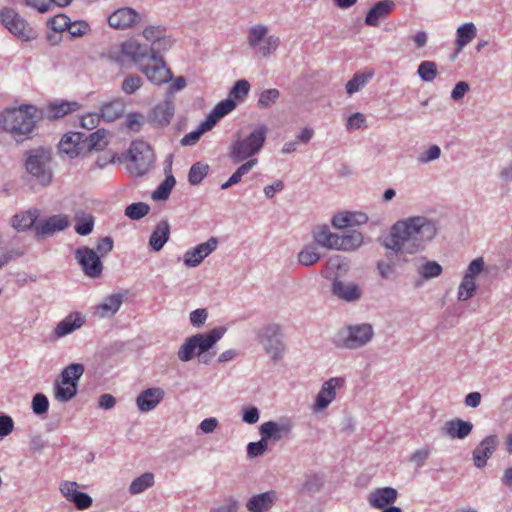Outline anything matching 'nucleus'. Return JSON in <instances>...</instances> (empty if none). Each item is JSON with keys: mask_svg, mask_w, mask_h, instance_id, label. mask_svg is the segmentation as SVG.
<instances>
[{"mask_svg": "<svg viewBox=\"0 0 512 512\" xmlns=\"http://www.w3.org/2000/svg\"><path fill=\"white\" fill-rule=\"evenodd\" d=\"M154 153L150 145L142 140L132 142L129 149L130 172L143 176L150 171L154 163Z\"/></svg>", "mask_w": 512, "mask_h": 512, "instance_id": "10", "label": "nucleus"}, {"mask_svg": "<svg viewBox=\"0 0 512 512\" xmlns=\"http://www.w3.org/2000/svg\"><path fill=\"white\" fill-rule=\"evenodd\" d=\"M332 292L338 299L349 303L358 301L363 294L357 283L342 281L339 278L333 280Z\"/></svg>", "mask_w": 512, "mask_h": 512, "instance_id": "20", "label": "nucleus"}, {"mask_svg": "<svg viewBox=\"0 0 512 512\" xmlns=\"http://www.w3.org/2000/svg\"><path fill=\"white\" fill-rule=\"evenodd\" d=\"M37 108L23 104L7 108L0 113V127L9 132L16 141L28 138L36 125Z\"/></svg>", "mask_w": 512, "mask_h": 512, "instance_id": "2", "label": "nucleus"}, {"mask_svg": "<svg viewBox=\"0 0 512 512\" xmlns=\"http://www.w3.org/2000/svg\"><path fill=\"white\" fill-rule=\"evenodd\" d=\"M397 495V490L394 488H378L369 494L368 502L373 508L383 509L388 505H392L396 501Z\"/></svg>", "mask_w": 512, "mask_h": 512, "instance_id": "27", "label": "nucleus"}, {"mask_svg": "<svg viewBox=\"0 0 512 512\" xmlns=\"http://www.w3.org/2000/svg\"><path fill=\"white\" fill-rule=\"evenodd\" d=\"M235 107L236 104L233 99L220 101L205 118L207 125L209 124L213 128L221 118L229 114Z\"/></svg>", "mask_w": 512, "mask_h": 512, "instance_id": "35", "label": "nucleus"}, {"mask_svg": "<svg viewBox=\"0 0 512 512\" xmlns=\"http://www.w3.org/2000/svg\"><path fill=\"white\" fill-rule=\"evenodd\" d=\"M38 216L39 211L37 209L20 212L12 217L11 225L17 231L29 230L36 222Z\"/></svg>", "mask_w": 512, "mask_h": 512, "instance_id": "32", "label": "nucleus"}, {"mask_svg": "<svg viewBox=\"0 0 512 512\" xmlns=\"http://www.w3.org/2000/svg\"><path fill=\"white\" fill-rule=\"evenodd\" d=\"M291 429L292 425L289 422L268 421L260 426L259 431L263 441L276 443L282 439L288 438Z\"/></svg>", "mask_w": 512, "mask_h": 512, "instance_id": "19", "label": "nucleus"}, {"mask_svg": "<svg viewBox=\"0 0 512 512\" xmlns=\"http://www.w3.org/2000/svg\"><path fill=\"white\" fill-rule=\"evenodd\" d=\"M85 324V317L80 312H71L62 319L54 328L50 339L55 341L61 339Z\"/></svg>", "mask_w": 512, "mask_h": 512, "instance_id": "18", "label": "nucleus"}, {"mask_svg": "<svg viewBox=\"0 0 512 512\" xmlns=\"http://www.w3.org/2000/svg\"><path fill=\"white\" fill-rule=\"evenodd\" d=\"M150 211V206L144 202H137L125 208V216L132 220H139L145 217Z\"/></svg>", "mask_w": 512, "mask_h": 512, "instance_id": "48", "label": "nucleus"}, {"mask_svg": "<svg viewBox=\"0 0 512 512\" xmlns=\"http://www.w3.org/2000/svg\"><path fill=\"white\" fill-rule=\"evenodd\" d=\"M438 232V224L426 216H412L396 221L382 245L396 255H414L423 251Z\"/></svg>", "mask_w": 512, "mask_h": 512, "instance_id": "1", "label": "nucleus"}, {"mask_svg": "<svg viewBox=\"0 0 512 512\" xmlns=\"http://www.w3.org/2000/svg\"><path fill=\"white\" fill-rule=\"evenodd\" d=\"M338 236V234L332 233L327 225L317 226L313 231L315 242L328 249L336 250Z\"/></svg>", "mask_w": 512, "mask_h": 512, "instance_id": "33", "label": "nucleus"}, {"mask_svg": "<svg viewBox=\"0 0 512 512\" xmlns=\"http://www.w3.org/2000/svg\"><path fill=\"white\" fill-rule=\"evenodd\" d=\"M267 136V127L261 125L247 137L234 141L229 149V158L234 164L246 162L260 152Z\"/></svg>", "mask_w": 512, "mask_h": 512, "instance_id": "6", "label": "nucleus"}, {"mask_svg": "<svg viewBox=\"0 0 512 512\" xmlns=\"http://www.w3.org/2000/svg\"><path fill=\"white\" fill-rule=\"evenodd\" d=\"M226 331L225 327L218 326L207 333H197L188 337L180 346L177 357L182 362H188L196 355L200 362L208 364L210 358L215 354H209L210 349L224 336Z\"/></svg>", "mask_w": 512, "mask_h": 512, "instance_id": "4", "label": "nucleus"}, {"mask_svg": "<svg viewBox=\"0 0 512 512\" xmlns=\"http://www.w3.org/2000/svg\"><path fill=\"white\" fill-rule=\"evenodd\" d=\"M485 263L482 257L472 260L463 276V279L476 282V278L483 272Z\"/></svg>", "mask_w": 512, "mask_h": 512, "instance_id": "53", "label": "nucleus"}, {"mask_svg": "<svg viewBox=\"0 0 512 512\" xmlns=\"http://www.w3.org/2000/svg\"><path fill=\"white\" fill-rule=\"evenodd\" d=\"M103 57L115 63L121 68L126 67L128 63V58L124 54V43L110 46L108 50L103 53Z\"/></svg>", "mask_w": 512, "mask_h": 512, "instance_id": "43", "label": "nucleus"}, {"mask_svg": "<svg viewBox=\"0 0 512 512\" xmlns=\"http://www.w3.org/2000/svg\"><path fill=\"white\" fill-rule=\"evenodd\" d=\"M257 339L273 361L282 358L285 344L280 325L270 323L263 326L257 331Z\"/></svg>", "mask_w": 512, "mask_h": 512, "instance_id": "9", "label": "nucleus"}, {"mask_svg": "<svg viewBox=\"0 0 512 512\" xmlns=\"http://www.w3.org/2000/svg\"><path fill=\"white\" fill-rule=\"evenodd\" d=\"M176 184V180L173 175H167L164 181L156 188L152 193V198L155 201H165L169 198V195Z\"/></svg>", "mask_w": 512, "mask_h": 512, "instance_id": "44", "label": "nucleus"}, {"mask_svg": "<svg viewBox=\"0 0 512 512\" xmlns=\"http://www.w3.org/2000/svg\"><path fill=\"white\" fill-rule=\"evenodd\" d=\"M84 135L79 132L65 134L59 142V151L69 158L77 157L83 150Z\"/></svg>", "mask_w": 512, "mask_h": 512, "instance_id": "26", "label": "nucleus"}, {"mask_svg": "<svg viewBox=\"0 0 512 512\" xmlns=\"http://www.w3.org/2000/svg\"><path fill=\"white\" fill-rule=\"evenodd\" d=\"M275 500V493L265 492L253 496L246 504L247 509L250 512H264L272 507Z\"/></svg>", "mask_w": 512, "mask_h": 512, "instance_id": "36", "label": "nucleus"}, {"mask_svg": "<svg viewBox=\"0 0 512 512\" xmlns=\"http://www.w3.org/2000/svg\"><path fill=\"white\" fill-rule=\"evenodd\" d=\"M226 331L225 327L218 326L207 333H197L188 337L180 346L177 357L182 362H188L196 355L200 362L208 364L210 358L215 354H209L210 349L224 336Z\"/></svg>", "mask_w": 512, "mask_h": 512, "instance_id": "3", "label": "nucleus"}, {"mask_svg": "<svg viewBox=\"0 0 512 512\" xmlns=\"http://www.w3.org/2000/svg\"><path fill=\"white\" fill-rule=\"evenodd\" d=\"M247 42L255 54L267 58L278 49L280 38L270 34L268 26L257 24L248 30Z\"/></svg>", "mask_w": 512, "mask_h": 512, "instance_id": "8", "label": "nucleus"}, {"mask_svg": "<svg viewBox=\"0 0 512 512\" xmlns=\"http://www.w3.org/2000/svg\"><path fill=\"white\" fill-rule=\"evenodd\" d=\"M124 43V54L128 58V62H132L140 69V64L149 59L150 48L146 44H141L134 39H129Z\"/></svg>", "mask_w": 512, "mask_h": 512, "instance_id": "25", "label": "nucleus"}, {"mask_svg": "<svg viewBox=\"0 0 512 512\" xmlns=\"http://www.w3.org/2000/svg\"><path fill=\"white\" fill-rule=\"evenodd\" d=\"M69 226V220L66 215H53L46 219L37 227V233L42 236L52 235L55 232L65 230Z\"/></svg>", "mask_w": 512, "mask_h": 512, "instance_id": "31", "label": "nucleus"}, {"mask_svg": "<svg viewBox=\"0 0 512 512\" xmlns=\"http://www.w3.org/2000/svg\"><path fill=\"white\" fill-rule=\"evenodd\" d=\"M79 109L80 104L77 101L51 102L47 105L44 115L50 120H55L76 112Z\"/></svg>", "mask_w": 512, "mask_h": 512, "instance_id": "29", "label": "nucleus"}, {"mask_svg": "<svg viewBox=\"0 0 512 512\" xmlns=\"http://www.w3.org/2000/svg\"><path fill=\"white\" fill-rule=\"evenodd\" d=\"M417 75L424 82H433L437 75V64L431 60L422 61L417 67Z\"/></svg>", "mask_w": 512, "mask_h": 512, "instance_id": "42", "label": "nucleus"}, {"mask_svg": "<svg viewBox=\"0 0 512 512\" xmlns=\"http://www.w3.org/2000/svg\"><path fill=\"white\" fill-rule=\"evenodd\" d=\"M485 263L482 257L472 260L463 276V279L476 282V278L483 272Z\"/></svg>", "mask_w": 512, "mask_h": 512, "instance_id": "52", "label": "nucleus"}, {"mask_svg": "<svg viewBox=\"0 0 512 512\" xmlns=\"http://www.w3.org/2000/svg\"><path fill=\"white\" fill-rule=\"evenodd\" d=\"M31 407L34 414H45L49 409V400L47 396L42 393H37L34 395Z\"/></svg>", "mask_w": 512, "mask_h": 512, "instance_id": "59", "label": "nucleus"}, {"mask_svg": "<svg viewBox=\"0 0 512 512\" xmlns=\"http://www.w3.org/2000/svg\"><path fill=\"white\" fill-rule=\"evenodd\" d=\"M139 13L129 7L117 9L108 17L110 27L114 29H127L140 21Z\"/></svg>", "mask_w": 512, "mask_h": 512, "instance_id": "21", "label": "nucleus"}, {"mask_svg": "<svg viewBox=\"0 0 512 512\" xmlns=\"http://www.w3.org/2000/svg\"><path fill=\"white\" fill-rule=\"evenodd\" d=\"M374 76L373 71L357 72L353 77L346 83V92L349 95L360 91Z\"/></svg>", "mask_w": 512, "mask_h": 512, "instance_id": "40", "label": "nucleus"}, {"mask_svg": "<svg viewBox=\"0 0 512 512\" xmlns=\"http://www.w3.org/2000/svg\"><path fill=\"white\" fill-rule=\"evenodd\" d=\"M394 9L395 3L393 0L378 1L367 12L364 23L370 27H377Z\"/></svg>", "mask_w": 512, "mask_h": 512, "instance_id": "23", "label": "nucleus"}, {"mask_svg": "<svg viewBox=\"0 0 512 512\" xmlns=\"http://www.w3.org/2000/svg\"><path fill=\"white\" fill-rule=\"evenodd\" d=\"M154 483V476L152 473H144L140 477L136 478L130 485L129 491L131 494H139Z\"/></svg>", "mask_w": 512, "mask_h": 512, "instance_id": "47", "label": "nucleus"}, {"mask_svg": "<svg viewBox=\"0 0 512 512\" xmlns=\"http://www.w3.org/2000/svg\"><path fill=\"white\" fill-rule=\"evenodd\" d=\"M125 105L122 100L115 99L105 102L101 106V118L107 122H112L122 116L124 113Z\"/></svg>", "mask_w": 512, "mask_h": 512, "instance_id": "38", "label": "nucleus"}, {"mask_svg": "<svg viewBox=\"0 0 512 512\" xmlns=\"http://www.w3.org/2000/svg\"><path fill=\"white\" fill-rule=\"evenodd\" d=\"M211 129L212 127L209 124L207 125V121L203 120L196 130L191 131L181 139V144L184 146L194 145L198 142L203 133Z\"/></svg>", "mask_w": 512, "mask_h": 512, "instance_id": "51", "label": "nucleus"}, {"mask_svg": "<svg viewBox=\"0 0 512 512\" xmlns=\"http://www.w3.org/2000/svg\"><path fill=\"white\" fill-rule=\"evenodd\" d=\"M472 430V422L454 418L443 423L439 434L443 438L463 440L471 434Z\"/></svg>", "mask_w": 512, "mask_h": 512, "instance_id": "16", "label": "nucleus"}, {"mask_svg": "<svg viewBox=\"0 0 512 512\" xmlns=\"http://www.w3.org/2000/svg\"><path fill=\"white\" fill-rule=\"evenodd\" d=\"M50 150L38 147L25 153L24 166L27 173L42 186H48L53 179Z\"/></svg>", "mask_w": 512, "mask_h": 512, "instance_id": "5", "label": "nucleus"}, {"mask_svg": "<svg viewBox=\"0 0 512 512\" xmlns=\"http://www.w3.org/2000/svg\"><path fill=\"white\" fill-rule=\"evenodd\" d=\"M139 70L155 85H162L172 79V73L162 57L150 56L147 63L140 64Z\"/></svg>", "mask_w": 512, "mask_h": 512, "instance_id": "14", "label": "nucleus"}, {"mask_svg": "<svg viewBox=\"0 0 512 512\" xmlns=\"http://www.w3.org/2000/svg\"><path fill=\"white\" fill-rule=\"evenodd\" d=\"M363 241L364 238L361 232L356 230L348 231L338 236L336 250L354 251L362 246Z\"/></svg>", "mask_w": 512, "mask_h": 512, "instance_id": "34", "label": "nucleus"}, {"mask_svg": "<svg viewBox=\"0 0 512 512\" xmlns=\"http://www.w3.org/2000/svg\"><path fill=\"white\" fill-rule=\"evenodd\" d=\"M442 271V266L436 261H427L418 269V273L426 280L440 276Z\"/></svg>", "mask_w": 512, "mask_h": 512, "instance_id": "54", "label": "nucleus"}, {"mask_svg": "<svg viewBox=\"0 0 512 512\" xmlns=\"http://www.w3.org/2000/svg\"><path fill=\"white\" fill-rule=\"evenodd\" d=\"M174 44V40L170 36H163L155 44L150 46L151 56L161 57V54L169 50Z\"/></svg>", "mask_w": 512, "mask_h": 512, "instance_id": "58", "label": "nucleus"}, {"mask_svg": "<svg viewBox=\"0 0 512 512\" xmlns=\"http://www.w3.org/2000/svg\"><path fill=\"white\" fill-rule=\"evenodd\" d=\"M258 163L257 159H250L244 163H242L236 171L229 177V179L221 185V189L226 190L229 187L238 184L242 177L248 174L254 166Z\"/></svg>", "mask_w": 512, "mask_h": 512, "instance_id": "41", "label": "nucleus"}, {"mask_svg": "<svg viewBox=\"0 0 512 512\" xmlns=\"http://www.w3.org/2000/svg\"><path fill=\"white\" fill-rule=\"evenodd\" d=\"M250 91V84L247 80L241 79L234 83L230 90V97L233 99H242Z\"/></svg>", "mask_w": 512, "mask_h": 512, "instance_id": "61", "label": "nucleus"}, {"mask_svg": "<svg viewBox=\"0 0 512 512\" xmlns=\"http://www.w3.org/2000/svg\"><path fill=\"white\" fill-rule=\"evenodd\" d=\"M209 171V166L202 162L193 164L188 173V181L191 185H198L206 177Z\"/></svg>", "mask_w": 512, "mask_h": 512, "instance_id": "46", "label": "nucleus"}, {"mask_svg": "<svg viewBox=\"0 0 512 512\" xmlns=\"http://www.w3.org/2000/svg\"><path fill=\"white\" fill-rule=\"evenodd\" d=\"M77 388V383H66L65 379L61 377V381L57 382L54 387L55 398L60 402H68L76 395Z\"/></svg>", "mask_w": 512, "mask_h": 512, "instance_id": "39", "label": "nucleus"}, {"mask_svg": "<svg viewBox=\"0 0 512 512\" xmlns=\"http://www.w3.org/2000/svg\"><path fill=\"white\" fill-rule=\"evenodd\" d=\"M79 485L74 481H64L59 489L65 499L72 502L78 510L88 509L92 505V498L83 492L78 491Z\"/></svg>", "mask_w": 512, "mask_h": 512, "instance_id": "17", "label": "nucleus"}, {"mask_svg": "<svg viewBox=\"0 0 512 512\" xmlns=\"http://www.w3.org/2000/svg\"><path fill=\"white\" fill-rule=\"evenodd\" d=\"M84 366L80 363H72L66 366L62 373L61 377L65 379V382H74L78 384V380L82 377L84 373Z\"/></svg>", "mask_w": 512, "mask_h": 512, "instance_id": "49", "label": "nucleus"}, {"mask_svg": "<svg viewBox=\"0 0 512 512\" xmlns=\"http://www.w3.org/2000/svg\"><path fill=\"white\" fill-rule=\"evenodd\" d=\"M321 258L320 253L317 251L316 246L306 245L298 253V262L303 266H312L317 263Z\"/></svg>", "mask_w": 512, "mask_h": 512, "instance_id": "45", "label": "nucleus"}, {"mask_svg": "<svg viewBox=\"0 0 512 512\" xmlns=\"http://www.w3.org/2000/svg\"><path fill=\"white\" fill-rule=\"evenodd\" d=\"M165 392L160 387L143 390L136 398V405L140 412H149L155 409L164 399Z\"/></svg>", "mask_w": 512, "mask_h": 512, "instance_id": "24", "label": "nucleus"}, {"mask_svg": "<svg viewBox=\"0 0 512 512\" xmlns=\"http://www.w3.org/2000/svg\"><path fill=\"white\" fill-rule=\"evenodd\" d=\"M106 131L104 129H98L95 132L91 133L88 137V148L90 150H101L106 145L105 141Z\"/></svg>", "mask_w": 512, "mask_h": 512, "instance_id": "56", "label": "nucleus"}, {"mask_svg": "<svg viewBox=\"0 0 512 512\" xmlns=\"http://www.w3.org/2000/svg\"><path fill=\"white\" fill-rule=\"evenodd\" d=\"M366 127V118L364 114L356 112L350 115L346 121V129L348 131H355Z\"/></svg>", "mask_w": 512, "mask_h": 512, "instance_id": "62", "label": "nucleus"}, {"mask_svg": "<svg viewBox=\"0 0 512 512\" xmlns=\"http://www.w3.org/2000/svg\"><path fill=\"white\" fill-rule=\"evenodd\" d=\"M279 97H280V92L276 88H270V89L263 90L259 94L257 105L260 108H264V109L270 108L277 102Z\"/></svg>", "mask_w": 512, "mask_h": 512, "instance_id": "50", "label": "nucleus"}, {"mask_svg": "<svg viewBox=\"0 0 512 512\" xmlns=\"http://www.w3.org/2000/svg\"><path fill=\"white\" fill-rule=\"evenodd\" d=\"M441 155V149L437 145H431L428 147L427 150H425L423 153H421L418 157V161L422 164H426L429 162H432L434 160H437Z\"/></svg>", "mask_w": 512, "mask_h": 512, "instance_id": "64", "label": "nucleus"}, {"mask_svg": "<svg viewBox=\"0 0 512 512\" xmlns=\"http://www.w3.org/2000/svg\"><path fill=\"white\" fill-rule=\"evenodd\" d=\"M124 298L125 294L123 293H114L107 296L96 306L95 313L101 318L115 315L119 311Z\"/></svg>", "mask_w": 512, "mask_h": 512, "instance_id": "28", "label": "nucleus"}, {"mask_svg": "<svg viewBox=\"0 0 512 512\" xmlns=\"http://www.w3.org/2000/svg\"><path fill=\"white\" fill-rule=\"evenodd\" d=\"M477 35L474 23L468 22L457 28L455 45L458 51L463 50Z\"/></svg>", "mask_w": 512, "mask_h": 512, "instance_id": "37", "label": "nucleus"}, {"mask_svg": "<svg viewBox=\"0 0 512 512\" xmlns=\"http://www.w3.org/2000/svg\"><path fill=\"white\" fill-rule=\"evenodd\" d=\"M0 22L10 33L22 41L34 38V32L27 21L11 7H4L0 10Z\"/></svg>", "mask_w": 512, "mask_h": 512, "instance_id": "11", "label": "nucleus"}, {"mask_svg": "<svg viewBox=\"0 0 512 512\" xmlns=\"http://www.w3.org/2000/svg\"><path fill=\"white\" fill-rule=\"evenodd\" d=\"M374 336L373 326L369 323L347 325L333 336V344L340 349L356 350L367 345Z\"/></svg>", "mask_w": 512, "mask_h": 512, "instance_id": "7", "label": "nucleus"}, {"mask_svg": "<svg viewBox=\"0 0 512 512\" xmlns=\"http://www.w3.org/2000/svg\"><path fill=\"white\" fill-rule=\"evenodd\" d=\"M344 384L345 380L342 377H332L324 381L311 405L312 413L316 415L323 413L335 401L337 391L343 388Z\"/></svg>", "mask_w": 512, "mask_h": 512, "instance_id": "12", "label": "nucleus"}, {"mask_svg": "<svg viewBox=\"0 0 512 512\" xmlns=\"http://www.w3.org/2000/svg\"><path fill=\"white\" fill-rule=\"evenodd\" d=\"M94 228V218L92 215L77 218L75 231L81 236L89 235Z\"/></svg>", "mask_w": 512, "mask_h": 512, "instance_id": "57", "label": "nucleus"}, {"mask_svg": "<svg viewBox=\"0 0 512 512\" xmlns=\"http://www.w3.org/2000/svg\"><path fill=\"white\" fill-rule=\"evenodd\" d=\"M170 237V224L167 220H161L152 231L149 238L150 248L158 252L167 243Z\"/></svg>", "mask_w": 512, "mask_h": 512, "instance_id": "30", "label": "nucleus"}, {"mask_svg": "<svg viewBox=\"0 0 512 512\" xmlns=\"http://www.w3.org/2000/svg\"><path fill=\"white\" fill-rule=\"evenodd\" d=\"M143 37L151 42V45L155 44L163 36H165V30L161 26H147L143 32Z\"/></svg>", "mask_w": 512, "mask_h": 512, "instance_id": "63", "label": "nucleus"}, {"mask_svg": "<svg viewBox=\"0 0 512 512\" xmlns=\"http://www.w3.org/2000/svg\"><path fill=\"white\" fill-rule=\"evenodd\" d=\"M74 255L85 276L93 279L101 276L103 263L96 251L87 246H81L75 250Z\"/></svg>", "mask_w": 512, "mask_h": 512, "instance_id": "13", "label": "nucleus"}, {"mask_svg": "<svg viewBox=\"0 0 512 512\" xmlns=\"http://www.w3.org/2000/svg\"><path fill=\"white\" fill-rule=\"evenodd\" d=\"M175 112L172 99L166 98L158 103L148 114V120L155 126L164 127L170 124Z\"/></svg>", "mask_w": 512, "mask_h": 512, "instance_id": "22", "label": "nucleus"}, {"mask_svg": "<svg viewBox=\"0 0 512 512\" xmlns=\"http://www.w3.org/2000/svg\"><path fill=\"white\" fill-rule=\"evenodd\" d=\"M218 239L210 237L206 242L188 249L183 254V263L188 268L198 267L205 258L212 254L218 247Z\"/></svg>", "mask_w": 512, "mask_h": 512, "instance_id": "15", "label": "nucleus"}, {"mask_svg": "<svg viewBox=\"0 0 512 512\" xmlns=\"http://www.w3.org/2000/svg\"><path fill=\"white\" fill-rule=\"evenodd\" d=\"M477 290L476 282L469 281L462 278L458 287L457 299L459 301H467L472 298Z\"/></svg>", "mask_w": 512, "mask_h": 512, "instance_id": "55", "label": "nucleus"}, {"mask_svg": "<svg viewBox=\"0 0 512 512\" xmlns=\"http://www.w3.org/2000/svg\"><path fill=\"white\" fill-rule=\"evenodd\" d=\"M143 84L142 79L137 75H129L122 82V90L126 94H133Z\"/></svg>", "mask_w": 512, "mask_h": 512, "instance_id": "60", "label": "nucleus"}]
</instances>
